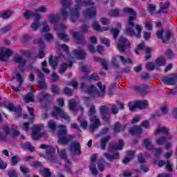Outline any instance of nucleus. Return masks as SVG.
I'll return each instance as SVG.
<instances>
[{
    "label": "nucleus",
    "mask_w": 177,
    "mask_h": 177,
    "mask_svg": "<svg viewBox=\"0 0 177 177\" xmlns=\"http://www.w3.org/2000/svg\"><path fill=\"white\" fill-rule=\"evenodd\" d=\"M61 3L63 6H66L60 10V15L64 19L69 17L70 20L74 23L77 21V19L80 17V12L81 6H93L95 3L91 0H75V7L68 10V6L71 5V0H62Z\"/></svg>",
    "instance_id": "obj_1"
},
{
    "label": "nucleus",
    "mask_w": 177,
    "mask_h": 177,
    "mask_svg": "<svg viewBox=\"0 0 177 177\" xmlns=\"http://www.w3.org/2000/svg\"><path fill=\"white\" fill-rule=\"evenodd\" d=\"M123 12L125 15H129L126 25V34H127V35H131V37H136V38H140V32H142L143 28L139 24L135 26V24L133 23L135 20H136V17H138L136 11H135L133 8H123ZM134 27L136 31L133 30Z\"/></svg>",
    "instance_id": "obj_2"
},
{
    "label": "nucleus",
    "mask_w": 177,
    "mask_h": 177,
    "mask_svg": "<svg viewBox=\"0 0 177 177\" xmlns=\"http://www.w3.org/2000/svg\"><path fill=\"white\" fill-rule=\"evenodd\" d=\"M158 133H164L165 135H167L166 137H160L156 139L155 142L158 146H161L164 145L167 140L172 139V135L169 132V129L162 127L161 124L158 125V128L154 132L155 135H158Z\"/></svg>",
    "instance_id": "obj_3"
},
{
    "label": "nucleus",
    "mask_w": 177,
    "mask_h": 177,
    "mask_svg": "<svg viewBox=\"0 0 177 177\" xmlns=\"http://www.w3.org/2000/svg\"><path fill=\"white\" fill-rule=\"evenodd\" d=\"M97 86L100 91H97L93 85L88 86L86 89V93L95 97H103L106 95V85L102 84V82H98Z\"/></svg>",
    "instance_id": "obj_4"
},
{
    "label": "nucleus",
    "mask_w": 177,
    "mask_h": 177,
    "mask_svg": "<svg viewBox=\"0 0 177 177\" xmlns=\"http://www.w3.org/2000/svg\"><path fill=\"white\" fill-rule=\"evenodd\" d=\"M58 142L61 145H67L68 142L73 140V136L67 135V127L65 125H59L58 127Z\"/></svg>",
    "instance_id": "obj_5"
},
{
    "label": "nucleus",
    "mask_w": 177,
    "mask_h": 177,
    "mask_svg": "<svg viewBox=\"0 0 177 177\" xmlns=\"http://www.w3.org/2000/svg\"><path fill=\"white\" fill-rule=\"evenodd\" d=\"M88 117L90 118V121L93 124L90 125V129L91 132H93L96 128H99L100 126V120L97 118L96 115V108L95 105H91L88 111Z\"/></svg>",
    "instance_id": "obj_6"
},
{
    "label": "nucleus",
    "mask_w": 177,
    "mask_h": 177,
    "mask_svg": "<svg viewBox=\"0 0 177 177\" xmlns=\"http://www.w3.org/2000/svg\"><path fill=\"white\" fill-rule=\"evenodd\" d=\"M44 128V124H35L32 128L31 138L33 140H38L41 138H46L48 134L46 132H41V129Z\"/></svg>",
    "instance_id": "obj_7"
},
{
    "label": "nucleus",
    "mask_w": 177,
    "mask_h": 177,
    "mask_svg": "<svg viewBox=\"0 0 177 177\" xmlns=\"http://www.w3.org/2000/svg\"><path fill=\"white\" fill-rule=\"evenodd\" d=\"M129 109L131 111H133L136 109H140L141 110L149 109V102L144 100L130 102L129 104Z\"/></svg>",
    "instance_id": "obj_8"
},
{
    "label": "nucleus",
    "mask_w": 177,
    "mask_h": 177,
    "mask_svg": "<svg viewBox=\"0 0 177 177\" xmlns=\"http://www.w3.org/2000/svg\"><path fill=\"white\" fill-rule=\"evenodd\" d=\"M67 28V26L64 24H59L58 26L55 25L54 26V30H56L58 32L57 37L60 38V39H62L63 41H68V36L64 32H61L60 31H64Z\"/></svg>",
    "instance_id": "obj_9"
},
{
    "label": "nucleus",
    "mask_w": 177,
    "mask_h": 177,
    "mask_svg": "<svg viewBox=\"0 0 177 177\" xmlns=\"http://www.w3.org/2000/svg\"><path fill=\"white\" fill-rule=\"evenodd\" d=\"M52 115L55 118H57V117L60 115L62 118H64V120H66V122H70V116L64 113L63 110L56 106L53 108Z\"/></svg>",
    "instance_id": "obj_10"
},
{
    "label": "nucleus",
    "mask_w": 177,
    "mask_h": 177,
    "mask_svg": "<svg viewBox=\"0 0 177 177\" xmlns=\"http://www.w3.org/2000/svg\"><path fill=\"white\" fill-rule=\"evenodd\" d=\"M33 71L37 74V84L39 85V88H41V89H46L48 88V85L45 83V77L44 76V74L37 68H34Z\"/></svg>",
    "instance_id": "obj_11"
},
{
    "label": "nucleus",
    "mask_w": 177,
    "mask_h": 177,
    "mask_svg": "<svg viewBox=\"0 0 177 177\" xmlns=\"http://www.w3.org/2000/svg\"><path fill=\"white\" fill-rule=\"evenodd\" d=\"M131 42H129L126 38L122 37L119 39V43L118 44V49L120 52H124L127 48H131Z\"/></svg>",
    "instance_id": "obj_12"
},
{
    "label": "nucleus",
    "mask_w": 177,
    "mask_h": 177,
    "mask_svg": "<svg viewBox=\"0 0 177 177\" xmlns=\"http://www.w3.org/2000/svg\"><path fill=\"white\" fill-rule=\"evenodd\" d=\"M40 147L41 149H46V153L44 155L40 156V157H44V158H46V160H50L52 154L55 153V148L45 145H40Z\"/></svg>",
    "instance_id": "obj_13"
},
{
    "label": "nucleus",
    "mask_w": 177,
    "mask_h": 177,
    "mask_svg": "<svg viewBox=\"0 0 177 177\" xmlns=\"http://www.w3.org/2000/svg\"><path fill=\"white\" fill-rule=\"evenodd\" d=\"M162 82L167 85H175L177 82V75L171 74L165 76L163 77Z\"/></svg>",
    "instance_id": "obj_14"
},
{
    "label": "nucleus",
    "mask_w": 177,
    "mask_h": 177,
    "mask_svg": "<svg viewBox=\"0 0 177 177\" xmlns=\"http://www.w3.org/2000/svg\"><path fill=\"white\" fill-rule=\"evenodd\" d=\"M60 16L62 18V20H66L61 14H59V15L58 14H49L47 17L48 23H50V24H54V26H56V23L59 21Z\"/></svg>",
    "instance_id": "obj_15"
},
{
    "label": "nucleus",
    "mask_w": 177,
    "mask_h": 177,
    "mask_svg": "<svg viewBox=\"0 0 177 177\" xmlns=\"http://www.w3.org/2000/svg\"><path fill=\"white\" fill-rule=\"evenodd\" d=\"M24 16L25 19H30V17H33L35 20H39L42 19V16H41V14L38 12L34 13L30 10H25V12H24Z\"/></svg>",
    "instance_id": "obj_16"
},
{
    "label": "nucleus",
    "mask_w": 177,
    "mask_h": 177,
    "mask_svg": "<svg viewBox=\"0 0 177 177\" xmlns=\"http://www.w3.org/2000/svg\"><path fill=\"white\" fill-rule=\"evenodd\" d=\"M16 80L17 82H19V86H13L12 90L14 92H16V93H19L20 91H21V88L23 86H21L23 84V76L19 73H16Z\"/></svg>",
    "instance_id": "obj_17"
},
{
    "label": "nucleus",
    "mask_w": 177,
    "mask_h": 177,
    "mask_svg": "<svg viewBox=\"0 0 177 177\" xmlns=\"http://www.w3.org/2000/svg\"><path fill=\"white\" fill-rule=\"evenodd\" d=\"M13 51L10 48H3L0 50V60L3 62L5 60L4 57H9L12 56Z\"/></svg>",
    "instance_id": "obj_18"
},
{
    "label": "nucleus",
    "mask_w": 177,
    "mask_h": 177,
    "mask_svg": "<svg viewBox=\"0 0 177 177\" xmlns=\"http://www.w3.org/2000/svg\"><path fill=\"white\" fill-rule=\"evenodd\" d=\"M70 151L72 154H81V147L78 142H73L71 144Z\"/></svg>",
    "instance_id": "obj_19"
},
{
    "label": "nucleus",
    "mask_w": 177,
    "mask_h": 177,
    "mask_svg": "<svg viewBox=\"0 0 177 177\" xmlns=\"http://www.w3.org/2000/svg\"><path fill=\"white\" fill-rule=\"evenodd\" d=\"M96 158H97V156L96 154H93L91 158L90 170L93 175L97 174V169H96V165H95V162H96Z\"/></svg>",
    "instance_id": "obj_20"
},
{
    "label": "nucleus",
    "mask_w": 177,
    "mask_h": 177,
    "mask_svg": "<svg viewBox=\"0 0 177 177\" xmlns=\"http://www.w3.org/2000/svg\"><path fill=\"white\" fill-rule=\"evenodd\" d=\"M97 13L96 8L95 7H91V8L86 9L84 12V15L88 19H93L95 17Z\"/></svg>",
    "instance_id": "obj_21"
},
{
    "label": "nucleus",
    "mask_w": 177,
    "mask_h": 177,
    "mask_svg": "<svg viewBox=\"0 0 177 177\" xmlns=\"http://www.w3.org/2000/svg\"><path fill=\"white\" fill-rule=\"evenodd\" d=\"M14 62L16 63L18 66H21V67H24V64L27 63V59L26 58L22 57L21 56L19 55V54H16L14 56Z\"/></svg>",
    "instance_id": "obj_22"
},
{
    "label": "nucleus",
    "mask_w": 177,
    "mask_h": 177,
    "mask_svg": "<svg viewBox=\"0 0 177 177\" xmlns=\"http://www.w3.org/2000/svg\"><path fill=\"white\" fill-rule=\"evenodd\" d=\"M7 109L10 111H15V117H20L21 115V109L15 107V105L12 103L8 104Z\"/></svg>",
    "instance_id": "obj_23"
},
{
    "label": "nucleus",
    "mask_w": 177,
    "mask_h": 177,
    "mask_svg": "<svg viewBox=\"0 0 177 177\" xmlns=\"http://www.w3.org/2000/svg\"><path fill=\"white\" fill-rule=\"evenodd\" d=\"M138 49H140V50L145 49V53H147V55L145 56L146 60H149V59H150V57H151V55L150 54V52H151V49H150V48H149V47H145L144 44H140L138 46Z\"/></svg>",
    "instance_id": "obj_24"
},
{
    "label": "nucleus",
    "mask_w": 177,
    "mask_h": 177,
    "mask_svg": "<svg viewBox=\"0 0 177 177\" xmlns=\"http://www.w3.org/2000/svg\"><path fill=\"white\" fill-rule=\"evenodd\" d=\"M100 113L102 116V119L104 120V121H109V120H110V118L107 116V113H109V109H107L106 106H101Z\"/></svg>",
    "instance_id": "obj_25"
},
{
    "label": "nucleus",
    "mask_w": 177,
    "mask_h": 177,
    "mask_svg": "<svg viewBox=\"0 0 177 177\" xmlns=\"http://www.w3.org/2000/svg\"><path fill=\"white\" fill-rule=\"evenodd\" d=\"M73 55L78 59H84L86 56V53H85L84 50L78 49L73 50Z\"/></svg>",
    "instance_id": "obj_26"
},
{
    "label": "nucleus",
    "mask_w": 177,
    "mask_h": 177,
    "mask_svg": "<svg viewBox=\"0 0 177 177\" xmlns=\"http://www.w3.org/2000/svg\"><path fill=\"white\" fill-rule=\"evenodd\" d=\"M103 156L106 160H109V161H113V160H118L120 158V153H118V152L115 153L113 155L104 153Z\"/></svg>",
    "instance_id": "obj_27"
},
{
    "label": "nucleus",
    "mask_w": 177,
    "mask_h": 177,
    "mask_svg": "<svg viewBox=\"0 0 177 177\" xmlns=\"http://www.w3.org/2000/svg\"><path fill=\"white\" fill-rule=\"evenodd\" d=\"M93 29L95 31H98L99 32H102L103 31H107V30H109V28H107V27H104V28L100 27V25L99 24V22H97V21H94L93 23Z\"/></svg>",
    "instance_id": "obj_28"
},
{
    "label": "nucleus",
    "mask_w": 177,
    "mask_h": 177,
    "mask_svg": "<svg viewBox=\"0 0 177 177\" xmlns=\"http://www.w3.org/2000/svg\"><path fill=\"white\" fill-rule=\"evenodd\" d=\"M142 146L145 147L147 150H153L154 149V145L149 138H145L142 142Z\"/></svg>",
    "instance_id": "obj_29"
},
{
    "label": "nucleus",
    "mask_w": 177,
    "mask_h": 177,
    "mask_svg": "<svg viewBox=\"0 0 177 177\" xmlns=\"http://www.w3.org/2000/svg\"><path fill=\"white\" fill-rule=\"evenodd\" d=\"M122 147H124V141L120 140L118 145H111L109 151H111L112 150H122Z\"/></svg>",
    "instance_id": "obj_30"
},
{
    "label": "nucleus",
    "mask_w": 177,
    "mask_h": 177,
    "mask_svg": "<svg viewBox=\"0 0 177 177\" xmlns=\"http://www.w3.org/2000/svg\"><path fill=\"white\" fill-rule=\"evenodd\" d=\"M165 58L164 57H160L156 59L155 64L158 68V67H161L162 66H165Z\"/></svg>",
    "instance_id": "obj_31"
},
{
    "label": "nucleus",
    "mask_w": 177,
    "mask_h": 177,
    "mask_svg": "<svg viewBox=\"0 0 177 177\" xmlns=\"http://www.w3.org/2000/svg\"><path fill=\"white\" fill-rule=\"evenodd\" d=\"M129 133L131 135H138V133H142V127L140 126H136L129 130Z\"/></svg>",
    "instance_id": "obj_32"
},
{
    "label": "nucleus",
    "mask_w": 177,
    "mask_h": 177,
    "mask_svg": "<svg viewBox=\"0 0 177 177\" xmlns=\"http://www.w3.org/2000/svg\"><path fill=\"white\" fill-rule=\"evenodd\" d=\"M62 59V57H55L53 59H50L49 60V64L50 66H52L53 68H55V67H57V63H59V60Z\"/></svg>",
    "instance_id": "obj_33"
},
{
    "label": "nucleus",
    "mask_w": 177,
    "mask_h": 177,
    "mask_svg": "<svg viewBox=\"0 0 177 177\" xmlns=\"http://www.w3.org/2000/svg\"><path fill=\"white\" fill-rule=\"evenodd\" d=\"M127 156L128 157L123 159V164H128L129 161L131 160L132 158H133V156H135V153L133 151H127Z\"/></svg>",
    "instance_id": "obj_34"
},
{
    "label": "nucleus",
    "mask_w": 177,
    "mask_h": 177,
    "mask_svg": "<svg viewBox=\"0 0 177 177\" xmlns=\"http://www.w3.org/2000/svg\"><path fill=\"white\" fill-rule=\"evenodd\" d=\"M117 57L120 60L122 64H132L133 62L129 58H125L122 55H118Z\"/></svg>",
    "instance_id": "obj_35"
},
{
    "label": "nucleus",
    "mask_w": 177,
    "mask_h": 177,
    "mask_svg": "<svg viewBox=\"0 0 177 177\" xmlns=\"http://www.w3.org/2000/svg\"><path fill=\"white\" fill-rule=\"evenodd\" d=\"M169 5H171V3H169V1H167L165 3H160V12L161 13H167V10L168 9V8H169Z\"/></svg>",
    "instance_id": "obj_36"
},
{
    "label": "nucleus",
    "mask_w": 177,
    "mask_h": 177,
    "mask_svg": "<svg viewBox=\"0 0 177 177\" xmlns=\"http://www.w3.org/2000/svg\"><path fill=\"white\" fill-rule=\"evenodd\" d=\"M71 35H73V38L77 41V44H81V41H83L84 39L82 38V36L81 34L78 32H72Z\"/></svg>",
    "instance_id": "obj_37"
},
{
    "label": "nucleus",
    "mask_w": 177,
    "mask_h": 177,
    "mask_svg": "<svg viewBox=\"0 0 177 177\" xmlns=\"http://www.w3.org/2000/svg\"><path fill=\"white\" fill-rule=\"evenodd\" d=\"M71 66H73L72 63H69L68 64L65 63L62 64L59 67V74H63L66 71V70H67V67H71Z\"/></svg>",
    "instance_id": "obj_38"
},
{
    "label": "nucleus",
    "mask_w": 177,
    "mask_h": 177,
    "mask_svg": "<svg viewBox=\"0 0 177 177\" xmlns=\"http://www.w3.org/2000/svg\"><path fill=\"white\" fill-rule=\"evenodd\" d=\"M108 15L110 16V17H118V16H120V10H111L108 12Z\"/></svg>",
    "instance_id": "obj_39"
},
{
    "label": "nucleus",
    "mask_w": 177,
    "mask_h": 177,
    "mask_svg": "<svg viewBox=\"0 0 177 177\" xmlns=\"http://www.w3.org/2000/svg\"><path fill=\"white\" fill-rule=\"evenodd\" d=\"M94 61L101 63L104 70H109V68L107 67V62H106L104 59H102V58H97V57H94Z\"/></svg>",
    "instance_id": "obj_40"
},
{
    "label": "nucleus",
    "mask_w": 177,
    "mask_h": 177,
    "mask_svg": "<svg viewBox=\"0 0 177 177\" xmlns=\"http://www.w3.org/2000/svg\"><path fill=\"white\" fill-rule=\"evenodd\" d=\"M41 26V24L39 23V20H35L30 25V28L33 30L34 31H37L38 28Z\"/></svg>",
    "instance_id": "obj_41"
},
{
    "label": "nucleus",
    "mask_w": 177,
    "mask_h": 177,
    "mask_svg": "<svg viewBox=\"0 0 177 177\" xmlns=\"http://www.w3.org/2000/svg\"><path fill=\"white\" fill-rule=\"evenodd\" d=\"M57 149L58 153H59L60 158H63L64 160H65V161H66V162H68V164H70V162L68 160H66L67 153H66V149H63L60 152H59V147H57Z\"/></svg>",
    "instance_id": "obj_42"
},
{
    "label": "nucleus",
    "mask_w": 177,
    "mask_h": 177,
    "mask_svg": "<svg viewBox=\"0 0 177 177\" xmlns=\"http://www.w3.org/2000/svg\"><path fill=\"white\" fill-rule=\"evenodd\" d=\"M42 29L41 30V32H49L50 31V28H49V25H48V23L46 21H43L41 23Z\"/></svg>",
    "instance_id": "obj_43"
},
{
    "label": "nucleus",
    "mask_w": 177,
    "mask_h": 177,
    "mask_svg": "<svg viewBox=\"0 0 177 177\" xmlns=\"http://www.w3.org/2000/svg\"><path fill=\"white\" fill-rule=\"evenodd\" d=\"M109 140H110V136H106L104 138H102L101 140V149H106V143H107V142H109Z\"/></svg>",
    "instance_id": "obj_44"
},
{
    "label": "nucleus",
    "mask_w": 177,
    "mask_h": 177,
    "mask_svg": "<svg viewBox=\"0 0 177 177\" xmlns=\"http://www.w3.org/2000/svg\"><path fill=\"white\" fill-rule=\"evenodd\" d=\"M26 103H30L34 102V95L31 93H28L24 97Z\"/></svg>",
    "instance_id": "obj_45"
},
{
    "label": "nucleus",
    "mask_w": 177,
    "mask_h": 177,
    "mask_svg": "<svg viewBox=\"0 0 177 177\" xmlns=\"http://www.w3.org/2000/svg\"><path fill=\"white\" fill-rule=\"evenodd\" d=\"M147 70H151V71H153V70H157V66H156V63H153V62H148L147 64V66H146Z\"/></svg>",
    "instance_id": "obj_46"
},
{
    "label": "nucleus",
    "mask_w": 177,
    "mask_h": 177,
    "mask_svg": "<svg viewBox=\"0 0 177 177\" xmlns=\"http://www.w3.org/2000/svg\"><path fill=\"white\" fill-rule=\"evenodd\" d=\"M41 174L43 176H45V177H49L50 176V175H52V173H50V170L46 168L41 170Z\"/></svg>",
    "instance_id": "obj_47"
},
{
    "label": "nucleus",
    "mask_w": 177,
    "mask_h": 177,
    "mask_svg": "<svg viewBox=\"0 0 177 177\" xmlns=\"http://www.w3.org/2000/svg\"><path fill=\"white\" fill-rule=\"evenodd\" d=\"M48 127L49 129H51V131H55L56 130V122H53V120H50L48 122Z\"/></svg>",
    "instance_id": "obj_48"
},
{
    "label": "nucleus",
    "mask_w": 177,
    "mask_h": 177,
    "mask_svg": "<svg viewBox=\"0 0 177 177\" xmlns=\"http://www.w3.org/2000/svg\"><path fill=\"white\" fill-rule=\"evenodd\" d=\"M111 65L113 68H118V67H120V64H118V62L117 61V57H113L111 60Z\"/></svg>",
    "instance_id": "obj_49"
},
{
    "label": "nucleus",
    "mask_w": 177,
    "mask_h": 177,
    "mask_svg": "<svg viewBox=\"0 0 177 177\" xmlns=\"http://www.w3.org/2000/svg\"><path fill=\"white\" fill-rule=\"evenodd\" d=\"M44 38L48 42H50V41H53L54 37L53 35H52L51 33H48L44 35Z\"/></svg>",
    "instance_id": "obj_50"
},
{
    "label": "nucleus",
    "mask_w": 177,
    "mask_h": 177,
    "mask_svg": "<svg viewBox=\"0 0 177 177\" xmlns=\"http://www.w3.org/2000/svg\"><path fill=\"white\" fill-rule=\"evenodd\" d=\"M48 10L46 6H41L39 7L37 9L35 10L36 13H45Z\"/></svg>",
    "instance_id": "obj_51"
},
{
    "label": "nucleus",
    "mask_w": 177,
    "mask_h": 177,
    "mask_svg": "<svg viewBox=\"0 0 177 177\" xmlns=\"http://www.w3.org/2000/svg\"><path fill=\"white\" fill-rule=\"evenodd\" d=\"M111 32L113 36V39H115L118 36V34H120V30L117 28H112Z\"/></svg>",
    "instance_id": "obj_52"
},
{
    "label": "nucleus",
    "mask_w": 177,
    "mask_h": 177,
    "mask_svg": "<svg viewBox=\"0 0 177 177\" xmlns=\"http://www.w3.org/2000/svg\"><path fill=\"white\" fill-rule=\"evenodd\" d=\"M12 16V12L10 11H5L1 14V17L3 19H9Z\"/></svg>",
    "instance_id": "obj_53"
},
{
    "label": "nucleus",
    "mask_w": 177,
    "mask_h": 177,
    "mask_svg": "<svg viewBox=\"0 0 177 177\" xmlns=\"http://www.w3.org/2000/svg\"><path fill=\"white\" fill-rule=\"evenodd\" d=\"M10 30H12V26H7L3 27L1 30V34H6V32H9V31H10Z\"/></svg>",
    "instance_id": "obj_54"
},
{
    "label": "nucleus",
    "mask_w": 177,
    "mask_h": 177,
    "mask_svg": "<svg viewBox=\"0 0 177 177\" xmlns=\"http://www.w3.org/2000/svg\"><path fill=\"white\" fill-rule=\"evenodd\" d=\"M25 147L29 150V151H35V147H34V146H32L31 144H30V142H26L25 144Z\"/></svg>",
    "instance_id": "obj_55"
},
{
    "label": "nucleus",
    "mask_w": 177,
    "mask_h": 177,
    "mask_svg": "<svg viewBox=\"0 0 177 177\" xmlns=\"http://www.w3.org/2000/svg\"><path fill=\"white\" fill-rule=\"evenodd\" d=\"M100 41L102 44H104V45H106V46H110V40L106 37H102L100 38Z\"/></svg>",
    "instance_id": "obj_56"
},
{
    "label": "nucleus",
    "mask_w": 177,
    "mask_h": 177,
    "mask_svg": "<svg viewBox=\"0 0 177 177\" xmlns=\"http://www.w3.org/2000/svg\"><path fill=\"white\" fill-rule=\"evenodd\" d=\"M51 89H52V92L54 95H59V88H57V86L53 84L51 86Z\"/></svg>",
    "instance_id": "obj_57"
},
{
    "label": "nucleus",
    "mask_w": 177,
    "mask_h": 177,
    "mask_svg": "<svg viewBox=\"0 0 177 177\" xmlns=\"http://www.w3.org/2000/svg\"><path fill=\"white\" fill-rule=\"evenodd\" d=\"M162 114L158 115V117H161V115H165L168 113V106H162L161 107Z\"/></svg>",
    "instance_id": "obj_58"
},
{
    "label": "nucleus",
    "mask_w": 177,
    "mask_h": 177,
    "mask_svg": "<svg viewBox=\"0 0 177 177\" xmlns=\"http://www.w3.org/2000/svg\"><path fill=\"white\" fill-rule=\"evenodd\" d=\"M164 32L163 30H160L157 32V37L159 38V39H161L162 42H165V40L164 39V37H162V34Z\"/></svg>",
    "instance_id": "obj_59"
},
{
    "label": "nucleus",
    "mask_w": 177,
    "mask_h": 177,
    "mask_svg": "<svg viewBox=\"0 0 177 177\" xmlns=\"http://www.w3.org/2000/svg\"><path fill=\"white\" fill-rule=\"evenodd\" d=\"M68 107L70 110H74L75 109V100H71L69 101Z\"/></svg>",
    "instance_id": "obj_60"
},
{
    "label": "nucleus",
    "mask_w": 177,
    "mask_h": 177,
    "mask_svg": "<svg viewBox=\"0 0 177 177\" xmlns=\"http://www.w3.org/2000/svg\"><path fill=\"white\" fill-rule=\"evenodd\" d=\"M169 38H171V31L167 30L165 32V37H163L165 42L168 41V39H169Z\"/></svg>",
    "instance_id": "obj_61"
},
{
    "label": "nucleus",
    "mask_w": 177,
    "mask_h": 177,
    "mask_svg": "<svg viewBox=\"0 0 177 177\" xmlns=\"http://www.w3.org/2000/svg\"><path fill=\"white\" fill-rule=\"evenodd\" d=\"M100 21L104 26H109L110 24V21L107 18L102 17L100 19Z\"/></svg>",
    "instance_id": "obj_62"
},
{
    "label": "nucleus",
    "mask_w": 177,
    "mask_h": 177,
    "mask_svg": "<svg viewBox=\"0 0 177 177\" xmlns=\"http://www.w3.org/2000/svg\"><path fill=\"white\" fill-rule=\"evenodd\" d=\"M134 172H136V171H131L126 170L123 172V176H124V177L132 176V175H133Z\"/></svg>",
    "instance_id": "obj_63"
},
{
    "label": "nucleus",
    "mask_w": 177,
    "mask_h": 177,
    "mask_svg": "<svg viewBox=\"0 0 177 177\" xmlns=\"http://www.w3.org/2000/svg\"><path fill=\"white\" fill-rule=\"evenodd\" d=\"M41 66H42V70L44 73H46V74H49L50 71L49 70H48V68H45L46 67V61L41 62Z\"/></svg>",
    "instance_id": "obj_64"
}]
</instances>
